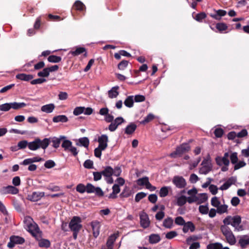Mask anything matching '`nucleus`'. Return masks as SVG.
Here are the masks:
<instances>
[{
    "label": "nucleus",
    "instance_id": "nucleus-1",
    "mask_svg": "<svg viewBox=\"0 0 249 249\" xmlns=\"http://www.w3.org/2000/svg\"><path fill=\"white\" fill-rule=\"evenodd\" d=\"M223 222L226 226L231 225L235 231H241L244 230L243 226L241 225V217L240 215L227 216L223 219Z\"/></svg>",
    "mask_w": 249,
    "mask_h": 249
},
{
    "label": "nucleus",
    "instance_id": "nucleus-2",
    "mask_svg": "<svg viewBox=\"0 0 249 249\" xmlns=\"http://www.w3.org/2000/svg\"><path fill=\"white\" fill-rule=\"evenodd\" d=\"M81 222V218L79 216H75L71 218L69 223V227L71 231L73 232V237L74 239H77L78 233L82 228Z\"/></svg>",
    "mask_w": 249,
    "mask_h": 249
},
{
    "label": "nucleus",
    "instance_id": "nucleus-3",
    "mask_svg": "<svg viewBox=\"0 0 249 249\" xmlns=\"http://www.w3.org/2000/svg\"><path fill=\"white\" fill-rule=\"evenodd\" d=\"M50 141L47 138L43 140L39 139H36L35 141L29 142L28 148L31 150L35 151L40 148L45 149L49 145Z\"/></svg>",
    "mask_w": 249,
    "mask_h": 249
},
{
    "label": "nucleus",
    "instance_id": "nucleus-4",
    "mask_svg": "<svg viewBox=\"0 0 249 249\" xmlns=\"http://www.w3.org/2000/svg\"><path fill=\"white\" fill-rule=\"evenodd\" d=\"M220 230L227 242L231 245H234L236 243V239L230 228L224 225L221 226Z\"/></svg>",
    "mask_w": 249,
    "mask_h": 249
},
{
    "label": "nucleus",
    "instance_id": "nucleus-5",
    "mask_svg": "<svg viewBox=\"0 0 249 249\" xmlns=\"http://www.w3.org/2000/svg\"><path fill=\"white\" fill-rule=\"evenodd\" d=\"M229 154L226 152L223 157H218L215 159L216 163L219 166H222L221 170L223 172L228 170V166L230 164L229 160Z\"/></svg>",
    "mask_w": 249,
    "mask_h": 249
},
{
    "label": "nucleus",
    "instance_id": "nucleus-6",
    "mask_svg": "<svg viewBox=\"0 0 249 249\" xmlns=\"http://www.w3.org/2000/svg\"><path fill=\"white\" fill-rule=\"evenodd\" d=\"M25 221L27 222L28 231L33 236H37L38 234H40V230L37 225L36 223H32L33 219L30 217H27L25 218Z\"/></svg>",
    "mask_w": 249,
    "mask_h": 249
},
{
    "label": "nucleus",
    "instance_id": "nucleus-7",
    "mask_svg": "<svg viewBox=\"0 0 249 249\" xmlns=\"http://www.w3.org/2000/svg\"><path fill=\"white\" fill-rule=\"evenodd\" d=\"M190 150V146L188 143H183L178 147L176 151L170 154L172 158H176L177 156H180L183 153L189 151Z\"/></svg>",
    "mask_w": 249,
    "mask_h": 249
},
{
    "label": "nucleus",
    "instance_id": "nucleus-8",
    "mask_svg": "<svg viewBox=\"0 0 249 249\" xmlns=\"http://www.w3.org/2000/svg\"><path fill=\"white\" fill-rule=\"evenodd\" d=\"M61 146L65 151L70 152L74 156L78 154L76 148L72 145V142L70 140H64L62 143Z\"/></svg>",
    "mask_w": 249,
    "mask_h": 249
},
{
    "label": "nucleus",
    "instance_id": "nucleus-9",
    "mask_svg": "<svg viewBox=\"0 0 249 249\" xmlns=\"http://www.w3.org/2000/svg\"><path fill=\"white\" fill-rule=\"evenodd\" d=\"M103 176L106 178V181L109 184L113 182V179L111 176L113 173V169L110 166H107L102 171Z\"/></svg>",
    "mask_w": 249,
    "mask_h": 249
},
{
    "label": "nucleus",
    "instance_id": "nucleus-10",
    "mask_svg": "<svg viewBox=\"0 0 249 249\" xmlns=\"http://www.w3.org/2000/svg\"><path fill=\"white\" fill-rule=\"evenodd\" d=\"M18 193V189L14 186L9 185L2 187L0 190V193L1 195L7 194L16 195Z\"/></svg>",
    "mask_w": 249,
    "mask_h": 249
},
{
    "label": "nucleus",
    "instance_id": "nucleus-11",
    "mask_svg": "<svg viewBox=\"0 0 249 249\" xmlns=\"http://www.w3.org/2000/svg\"><path fill=\"white\" fill-rule=\"evenodd\" d=\"M24 239L18 236H12L10 238V242L8 243L7 246L10 248H13L16 244H22L24 242Z\"/></svg>",
    "mask_w": 249,
    "mask_h": 249
},
{
    "label": "nucleus",
    "instance_id": "nucleus-12",
    "mask_svg": "<svg viewBox=\"0 0 249 249\" xmlns=\"http://www.w3.org/2000/svg\"><path fill=\"white\" fill-rule=\"evenodd\" d=\"M173 183L178 188H183L185 187L186 185L185 179L180 176H175L173 179Z\"/></svg>",
    "mask_w": 249,
    "mask_h": 249
},
{
    "label": "nucleus",
    "instance_id": "nucleus-13",
    "mask_svg": "<svg viewBox=\"0 0 249 249\" xmlns=\"http://www.w3.org/2000/svg\"><path fill=\"white\" fill-rule=\"evenodd\" d=\"M140 224L143 228H147L150 224V221L148 215L144 212H142L140 214Z\"/></svg>",
    "mask_w": 249,
    "mask_h": 249
},
{
    "label": "nucleus",
    "instance_id": "nucleus-14",
    "mask_svg": "<svg viewBox=\"0 0 249 249\" xmlns=\"http://www.w3.org/2000/svg\"><path fill=\"white\" fill-rule=\"evenodd\" d=\"M124 122V120L122 117H117L114 121H113V122L110 124V125L108 126V129L110 131L113 132L117 129L118 125L121 124Z\"/></svg>",
    "mask_w": 249,
    "mask_h": 249
},
{
    "label": "nucleus",
    "instance_id": "nucleus-15",
    "mask_svg": "<svg viewBox=\"0 0 249 249\" xmlns=\"http://www.w3.org/2000/svg\"><path fill=\"white\" fill-rule=\"evenodd\" d=\"M98 142H99V145L100 148L102 149H106L107 147V143L108 142V137L107 135H102L98 139Z\"/></svg>",
    "mask_w": 249,
    "mask_h": 249
},
{
    "label": "nucleus",
    "instance_id": "nucleus-16",
    "mask_svg": "<svg viewBox=\"0 0 249 249\" xmlns=\"http://www.w3.org/2000/svg\"><path fill=\"white\" fill-rule=\"evenodd\" d=\"M202 167L199 169V173L206 175L208 174L212 169L211 164L206 160H204L201 163Z\"/></svg>",
    "mask_w": 249,
    "mask_h": 249
},
{
    "label": "nucleus",
    "instance_id": "nucleus-17",
    "mask_svg": "<svg viewBox=\"0 0 249 249\" xmlns=\"http://www.w3.org/2000/svg\"><path fill=\"white\" fill-rule=\"evenodd\" d=\"M91 226L93 231V235L95 238H97L100 233V223L98 221H93L91 223Z\"/></svg>",
    "mask_w": 249,
    "mask_h": 249
},
{
    "label": "nucleus",
    "instance_id": "nucleus-18",
    "mask_svg": "<svg viewBox=\"0 0 249 249\" xmlns=\"http://www.w3.org/2000/svg\"><path fill=\"white\" fill-rule=\"evenodd\" d=\"M45 195L44 192H35L31 195L28 196L29 199L32 201H37L40 200Z\"/></svg>",
    "mask_w": 249,
    "mask_h": 249
},
{
    "label": "nucleus",
    "instance_id": "nucleus-19",
    "mask_svg": "<svg viewBox=\"0 0 249 249\" xmlns=\"http://www.w3.org/2000/svg\"><path fill=\"white\" fill-rule=\"evenodd\" d=\"M236 182V178L232 177L229 178L220 187L221 190H225L228 189L232 184H234Z\"/></svg>",
    "mask_w": 249,
    "mask_h": 249
},
{
    "label": "nucleus",
    "instance_id": "nucleus-20",
    "mask_svg": "<svg viewBox=\"0 0 249 249\" xmlns=\"http://www.w3.org/2000/svg\"><path fill=\"white\" fill-rule=\"evenodd\" d=\"M183 226L182 231L184 233H187L189 231L192 232L195 230V226L191 221L186 222Z\"/></svg>",
    "mask_w": 249,
    "mask_h": 249
},
{
    "label": "nucleus",
    "instance_id": "nucleus-21",
    "mask_svg": "<svg viewBox=\"0 0 249 249\" xmlns=\"http://www.w3.org/2000/svg\"><path fill=\"white\" fill-rule=\"evenodd\" d=\"M55 107L54 104H50L43 106L41 108V110L42 112L50 113L53 111Z\"/></svg>",
    "mask_w": 249,
    "mask_h": 249
},
{
    "label": "nucleus",
    "instance_id": "nucleus-22",
    "mask_svg": "<svg viewBox=\"0 0 249 249\" xmlns=\"http://www.w3.org/2000/svg\"><path fill=\"white\" fill-rule=\"evenodd\" d=\"M16 77L17 79L25 81H29L30 80H32L34 76L31 74H26L25 73H19L16 75Z\"/></svg>",
    "mask_w": 249,
    "mask_h": 249
},
{
    "label": "nucleus",
    "instance_id": "nucleus-23",
    "mask_svg": "<svg viewBox=\"0 0 249 249\" xmlns=\"http://www.w3.org/2000/svg\"><path fill=\"white\" fill-rule=\"evenodd\" d=\"M83 53H86L85 54H86V50L85 48L77 47L74 50L73 49L71 50L70 52V53L73 56H77Z\"/></svg>",
    "mask_w": 249,
    "mask_h": 249
},
{
    "label": "nucleus",
    "instance_id": "nucleus-24",
    "mask_svg": "<svg viewBox=\"0 0 249 249\" xmlns=\"http://www.w3.org/2000/svg\"><path fill=\"white\" fill-rule=\"evenodd\" d=\"M120 192V188L118 184H114L112 187V192L109 195V197L110 198H115L117 197V194Z\"/></svg>",
    "mask_w": 249,
    "mask_h": 249
},
{
    "label": "nucleus",
    "instance_id": "nucleus-25",
    "mask_svg": "<svg viewBox=\"0 0 249 249\" xmlns=\"http://www.w3.org/2000/svg\"><path fill=\"white\" fill-rule=\"evenodd\" d=\"M137 128V125L134 123H131L128 125L125 129V133L127 134H132Z\"/></svg>",
    "mask_w": 249,
    "mask_h": 249
},
{
    "label": "nucleus",
    "instance_id": "nucleus-26",
    "mask_svg": "<svg viewBox=\"0 0 249 249\" xmlns=\"http://www.w3.org/2000/svg\"><path fill=\"white\" fill-rule=\"evenodd\" d=\"M68 119L66 116L61 115L55 116L53 118V121L54 123L63 122L65 123Z\"/></svg>",
    "mask_w": 249,
    "mask_h": 249
},
{
    "label": "nucleus",
    "instance_id": "nucleus-27",
    "mask_svg": "<svg viewBox=\"0 0 249 249\" xmlns=\"http://www.w3.org/2000/svg\"><path fill=\"white\" fill-rule=\"evenodd\" d=\"M118 88V87H114L108 91V94L109 98H116L118 95L119 92L117 91Z\"/></svg>",
    "mask_w": 249,
    "mask_h": 249
},
{
    "label": "nucleus",
    "instance_id": "nucleus-28",
    "mask_svg": "<svg viewBox=\"0 0 249 249\" xmlns=\"http://www.w3.org/2000/svg\"><path fill=\"white\" fill-rule=\"evenodd\" d=\"M228 205L224 204H220L218 207H217L216 211L219 214H222L228 213Z\"/></svg>",
    "mask_w": 249,
    "mask_h": 249
},
{
    "label": "nucleus",
    "instance_id": "nucleus-29",
    "mask_svg": "<svg viewBox=\"0 0 249 249\" xmlns=\"http://www.w3.org/2000/svg\"><path fill=\"white\" fill-rule=\"evenodd\" d=\"M160 240V236L157 234H152L149 236V241L151 244H156Z\"/></svg>",
    "mask_w": 249,
    "mask_h": 249
},
{
    "label": "nucleus",
    "instance_id": "nucleus-30",
    "mask_svg": "<svg viewBox=\"0 0 249 249\" xmlns=\"http://www.w3.org/2000/svg\"><path fill=\"white\" fill-rule=\"evenodd\" d=\"M73 8L81 11H84L86 8L85 5L79 0L75 1L73 6Z\"/></svg>",
    "mask_w": 249,
    "mask_h": 249
},
{
    "label": "nucleus",
    "instance_id": "nucleus-31",
    "mask_svg": "<svg viewBox=\"0 0 249 249\" xmlns=\"http://www.w3.org/2000/svg\"><path fill=\"white\" fill-rule=\"evenodd\" d=\"M163 225L166 228L171 229L173 225V220L171 217H168L163 221Z\"/></svg>",
    "mask_w": 249,
    "mask_h": 249
},
{
    "label": "nucleus",
    "instance_id": "nucleus-32",
    "mask_svg": "<svg viewBox=\"0 0 249 249\" xmlns=\"http://www.w3.org/2000/svg\"><path fill=\"white\" fill-rule=\"evenodd\" d=\"M11 108L14 109H18L19 108L24 107L26 106V104L23 102L22 103H17V102H13L10 103Z\"/></svg>",
    "mask_w": 249,
    "mask_h": 249
},
{
    "label": "nucleus",
    "instance_id": "nucleus-33",
    "mask_svg": "<svg viewBox=\"0 0 249 249\" xmlns=\"http://www.w3.org/2000/svg\"><path fill=\"white\" fill-rule=\"evenodd\" d=\"M239 244L242 248H245L247 245H249V237L243 236L239 241Z\"/></svg>",
    "mask_w": 249,
    "mask_h": 249
},
{
    "label": "nucleus",
    "instance_id": "nucleus-34",
    "mask_svg": "<svg viewBox=\"0 0 249 249\" xmlns=\"http://www.w3.org/2000/svg\"><path fill=\"white\" fill-rule=\"evenodd\" d=\"M134 99L133 96L127 97L124 101V105L128 107H131L133 106Z\"/></svg>",
    "mask_w": 249,
    "mask_h": 249
},
{
    "label": "nucleus",
    "instance_id": "nucleus-35",
    "mask_svg": "<svg viewBox=\"0 0 249 249\" xmlns=\"http://www.w3.org/2000/svg\"><path fill=\"white\" fill-rule=\"evenodd\" d=\"M38 240V245L40 247L48 248L50 245V242L48 240L40 239Z\"/></svg>",
    "mask_w": 249,
    "mask_h": 249
},
{
    "label": "nucleus",
    "instance_id": "nucleus-36",
    "mask_svg": "<svg viewBox=\"0 0 249 249\" xmlns=\"http://www.w3.org/2000/svg\"><path fill=\"white\" fill-rule=\"evenodd\" d=\"M177 204L178 206H181L185 204L187 201V197L184 196H181L177 197Z\"/></svg>",
    "mask_w": 249,
    "mask_h": 249
},
{
    "label": "nucleus",
    "instance_id": "nucleus-37",
    "mask_svg": "<svg viewBox=\"0 0 249 249\" xmlns=\"http://www.w3.org/2000/svg\"><path fill=\"white\" fill-rule=\"evenodd\" d=\"M222 245L219 243H215L209 244L207 248V249H222Z\"/></svg>",
    "mask_w": 249,
    "mask_h": 249
},
{
    "label": "nucleus",
    "instance_id": "nucleus-38",
    "mask_svg": "<svg viewBox=\"0 0 249 249\" xmlns=\"http://www.w3.org/2000/svg\"><path fill=\"white\" fill-rule=\"evenodd\" d=\"M48 60L52 63H58L61 60V58L60 56L52 55L48 57Z\"/></svg>",
    "mask_w": 249,
    "mask_h": 249
},
{
    "label": "nucleus",
    "instance_id": "nucleus-39",
    "mask_svg": "<svg viewBox=\"0 0 249 249\" xmlns=\"http://www.w3.org/2000/svg\"><path fill=\"white\" fill-rule=\"evenodd\" d=\"M79 142L80 145L85 147H88L89 145V140L87 137H83L79 139Z\"/></svg>",
    "mask_w": 249,
    "mask_h": 249
},
{
    "label": "nucleus",
    "instance_id": "nucleus-40",
    "mask_svg": "<svg viewBox=\"0 0 249 249\" xmlns=\"http://www.w3.org/2000/svg\"><path fill=\"white\" fill-rule=\"evenodd\" d=\"M116 235L115 234H112L110 236L107 242V247H112V245L116 239Z\"/></svg>",
    "mask_w": 249,
    "mask_h": 249
},
{
    "label": "nucleus",
    "instance_id": "nucleus-41",
    "mask_svg": "<svg viewBox=\"0 0 249 249\" xmlns=\"http://www.w3.org/2000/svg\"><path fill=\"white\" fill-rule=\"evenodd\" d=\"M149 182L148 178L147 177H144L142 178H139L137 180V184L139 185L143 186L145 185L146 186V184Z\"/></svg>",
    "mask_w": 249,
    "mask_h": 249
},
{
    "label": "nucleus",
    "instance_id": "nucleus-42",
    "mask_svg": "<svg viewBox=\"0 0 249 249\" xmlns=\"http://www.w3.org/2000/svg\"><path fill=\"white\" fill-rule=\"evenodd\" d=\"M169 187H162L160 191V197H165L168 194V189Z\"/></svg>",
    "mask_w": 249,
    "mask_h": 249
},
{
    "label": "nucleus",
    "instance_id": "nucleus-43",
    "mask_svg": "<svg viewBox=\"0 0 249 249\" xmlns=\"http://www.w3.org/2000/svg\"><path fill=\"white\" fill-rule=\"evenodd\" d=\"M175 223L178 225L183 226L186 223L183 218L181 216H178L175 219Z\"/></svg>",
    "mask_w": 249,
    "mask_h": 249
},
{
    "label": "nucleus",
    "instance_id": "nucleus-44",
    "mask_svg": "<svg viewBox=\"0 0 249 249\" xmlns=\"http://www.w3.org/2000/svg\"><path fill=\"white\" fill-rule=\"evenodd\" d=\"M11 108V104L5 103L0 106V110L3 111H7Z\"/></svg>",
    "mask_w": 249,
    "mask_h": 249
},
{
    "label": "nucleus",
    "instance_id": "nucleus-45",
    "mask_svg": "<svg viewBox=\"0 0 249 249\" xmlns=\"http://www.w3.org/2000/svg\"><path fill=\"white\" fill-rule=\"evenodd\" d=\"M230 159L232 164H235L238 162V157L237 153L236 152H233L230 155Z\"/></svg>",
    "mask_w": 249,
    "mask_h": 249
},
{
    "label": "nucleus",
    "instance_id": "nucleus-46",
    "mask_svg": "<svg viewBox=\"0 0 249 249\" xmlns=\"http://www.w3.org/2000/svg\"><path fill=\"white\" fill-rule=\"evenodd\" d=\"M211 204L213 207L217 208L221 204V203L218 198L216 196H214L211 199Z\"/></svg>",
    "mask_w": 249,
    "mask_h": 249
},
{
    "label": "nucleus",
    "instance_id": "nucleus-47",
    "mask_svg": "<svg viewBox=\"0 0 249 249\" xmlns=\"http://www.w3.org/2000/svg\"><path fill=\"white\" fill-rule=\"evenodd\" d=\"M199 211L202 214H207L209 212V208L207 205H200L199 207Z\"/></svg>",
    "mask_w": 249,
    "mask_h": 249
},
{
    "label": "nucleus",
    "instance_id": "nucleus-48",
    "mask_svg": "<svg viewBox=\"0 0 249 249\" xmlns=\"http://www.w3.org/2000/svg\"><path fill=\"white\" fill-rule=\"evenodd\" d=\"M197 197L198 198L197 201L199 203H203L207 199V196L206 194H200L198 195Z\"/></svg>",
    "mask_w": 249,
    "mask_h": 249
},
{
    "label": "nucleus",
    "instance_id": "nucleus-49",
    "mask_svg": "<svg viewBox=\"0 0 249 249\" xmlns=\"http://www.w3.org/2000/svg\"><path fill=\"white\" fill-rule=\"evenodd\" d=\"M146 196V194L143 192L138 193L136 194L135 198L136 202L140 201L143 198Z\"/></svg>",
    "mask_w": 249,
    "mask_h": 249
},
{
    "label": "nucleus",
    "instance_id": "nucleus-50",
    "mask_svg": "<svg viewBox=\"0 0 249 249\" xmlns=\"http://www.w3.org/2000/svg\"><path fill=\"white\" fill-rule=\"evenodd\" d=\"M154 118V115L151 113L149 114L144 120L141 122L142 124H145L151 121Z\"/></svg>",
    "mask_w": 249,
    "mask_h": 249
},
{
    "label": "nucleus",
    "instance_id": "nucleus-51",
    "mask_svg": "<svg viewBox=\"0 0 249 249\" xmlns=\"http://www.w3.org/2000/svg\"><path fill=\"white\" fill-rule=\"evenodd\" d=\"M85 110V107H78L75 108L73 110V114L75 115H78L82 113Z\"/></svg>",
    "mask_w": 249,
    "mask_h": 249
},
{
    "label": "nucleus",
    "instance_id": "nucleus-52",
    "mask_svg": "<svg viewBox=\"0 0 249 249\" xmlns=\"http://www.w3.org/2000/svg\"><path fill=\"white\" fill-rule=\"evenodd\" d=\"M49 73L47 68H44L42 71L38 72L37 75L39 77H48Z\"/></svg>",
    "mask_w": 249,
    "mask_h": 249
},
{
    "label": "nucleus",
    "instance_id": "nucleus-53",
    "mask_svg": "<svg viewBox=\"0 0 249 249\" xmlns=\"http://www.w3.org/2000/svg\"><path fill=\"white\" fill-rule=\"evenodd\" d=\"M246 163L244 161H239L234 164V169L235 170L239 169L240 168L245 166Z\"/></svg>",
    "mask_w": 249,
    "mask_h": 249
},
{
    "label": "nucleus",
    "instance_id": "nucleus-54",
    "mask_svg": "<svg viewBox=\"0 0 249 249\" xmlns=\"http://www.w3.org/2000/svg\"><path fill=\"white\" fill-rule=\"evenodd\" d=\"M29 142L27 141L23 140L18 142V149H23L26 148L27 146L28 147Z\"/></svg>",
    "mask_w": 249,
    "mask_h": 249
},
{
    "label": "nucleus",
    "instance_id": "nucleus-55",
    "mask_svg": "<svg viewBox=\"0 0 249 249\" xmlns=\"http://www.w3.org/2000/svg\"><path fill=\"white\" fill-rule=\"evenodd\" d=\"M76 191L80 193H84L86 192V186L83 184H79L76 187Z\"/></svg>",
    "mask_w": 249,
    "mask_h": 249
},
{
    "label": "nucleus",
    "instance_id": "nucleus-56",
    "mask_svg": "<svg viewBox=\"0 0 249 249\" xmlns=\"http://www.w3.org/2000/svg\"><path fill=\"white\" fill-rule=\"evenodd\" d=\"M47 189L52 192H58L60 188L58 186L50 184L47 187Z\"/></svg>",
    "mask_w": 249,
    "mask_h": 249
},
{
    "label": "nucleus",
    "instance_id": "nucleus-57",
    "mask_svg": "<svg viewBox=\"0 0 249 249\" xmlns=\"http://www.w3.org/2000/svg\"><path fill=\"white\" fill-rule=\"evenodd\" d=\"M216 29L220 32L224 31L227 28L226 25L222 23H217L216 25Z\"/></svg>",
    "mask_w": 249,
    "mask_h": 249
},
{
    "label": "nucleus",
    "instance_id": "nucleus-58",
    "mask_svg": "<svg viewBox=\"0 0 249 249\" xmlns=\"http://www.w3.org/2000/svg\"><path fill=\"white\" fill-rule=\"evenodd\" d=\"M131 195L130 192L129 191L128 188L127 187H125L124 189L120 196L122 197H127Z\"/></svg>",
    "mask_w": 249,
    "mask_h": 249
},
{
    "label": "nucleus",
    "instance_id": "nucleus-59",
    "mask_svg": "<svg viewBox=\"0 0 249 249\" xmlns=\"http://www.w3.org/2000/svg\"><path fill=\"white\" fill-rule=\"evenodd\" d=\"M55 165V162L52 160H48L44 163V166L47 168H51Z\"/></svg>",
    "mask_w": 249,
    "mask_h": 249
},
{
    "label": "nucleus",
    "instance_id": "nucleus-60",
    "mask_svg": "<svg viewBox=\"0 0 249 249\" xmlns=\"http://www.w3.org/2000/svg\"><path fill=\"white\" fill-rule=\"evenodd\" d=\"M178 235V233L176 231H171L168 232L166 234V238L169 239H171Z\"/></svg>",
    "mask_w": 249,
    "mask_h": 249
},
{
    "label": "nucleus",
    "instance_id": "nucleus-61",
    "mask_svg": "<svg viewBox=\"0 0 249 249\" xmlns=\"http://www.w3.org/2000/svg\"><path fill=\"white\" fill-rule=\"evenodd\" d=\"M128 62L126 60L122 61L118 65V69L124 70L127 66Z\"/></svg>",
    "mask_w": 249,
    "mask_h": 249
},
{
    "label": "nucleus",
    "instance_id": "nucleus-62",
    "mask_svg": "<svg viewBox=\"0 0 249 249\" xmlns=\"http://www.w3.org/2000/svg\"><path fill=\"white\" fill-rule=\"evenodd\" d=\"M95 187L90 183H88L86 186V192L88 193H94Z\"/></svg>",
    "mask_w": 249,
    "mask_h": 249
},
{
    "label": "nucleus",
    "instance_id": "nucleus-63",
    "mask_svg": "<svg viewBox=\"0 0 249 249\" xmlns=\"http://www.w3.org/2000/svg\"><path fill=\"white\" fill-rule=\"evenodd\" d=\"M53 146L55 148H58L60 144V139L54 138L52 140Z\"/></svg>",
    "mask_w": 249,
    "mask_h": 249
},
{
    "label": "nucleus",
    "instance_id": "nucleus-64",
    "mask_svg": "<svg viewBox=\"0 0 249 249\" xmlns=\"http://www.w3.org/2000/svg\"><path fill=\"white\" fill-rule=\"evenodd\" d=\"M84 166L86 168L91 169L93 167V162L90 160H86L84 163Z\"/></svg>",
    "mask_w": 249,
    "mask_h": 249
}]
</instances>
